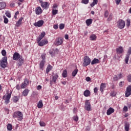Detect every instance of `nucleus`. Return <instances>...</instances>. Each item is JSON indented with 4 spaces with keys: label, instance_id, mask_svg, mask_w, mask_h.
I'll use <instances>...</instances> for the list:
<instances>
[{
    "label": "nucleus",
    "instance_id": "1",
    "mask_svg": "<svg viewBox=\"0 0 131 131\" xmlns=\"http://www.w3.org/2000/svg\"><path fill=\"white\" fill-rule=\"evenodd\" d=\"M13 118H17L19 121H21L23 119V114L20 111L15 112L13 114Z\"/></svg>",
    "mask_w": 131,
    "mask_h": 131
},
{
    "label": "nucleus",
    "instance_id": "2",
    "mask_svg": "<svg viewBox=\"0 0 131 131\" xmlns=\"http://www.w3.org/2000/svg\"><path fill=\"white\" fill-rule=\"evenodd\" d=\"M8 65V58L7 57H3L0 61V66L2 68H6Z\"/></svg>",
    "mask_w": 131,
    "mask_h": 131
},
{
    "label": "nucleus",
    "instance_id": "3",
    "mask_svg": "<svg viewBox=\"0 0 131 131\" xmlns=\"http://www.w3.org/2000/svg\"><path fill=\"white\" fill-rule=\"evenodd\" d=\"M91 62H92L91 58L88 56H85L83 59V66H89L91 64Z\"/></svg>",
    "mask_w": 131,
    "mask_h": 131
},
{
    "label": "nucleus",
    "instance_id": "4",
    "mask_svg": "<svg viewBox=\"0 0 131 131\" xmlns=\"http://www.w3.org/2000/svg\"><path fill=\"white\" fill-rule=\"evenodd\" d=\"M117 26L120 29H123L125 26V22L122 19H120L117 22Z\"/></svg>",
    "mask_w": 131,
    "mask_h": 131
},
{
    "label": "nucleus",
    "instance_id": "5",
    "mask_svg": "<svg viewBox=\"0 0 131 131\" xmlns=\"http://www.w3.org/2000/svg\"><path fill=\"white\" fill-rule=\"evenodd\" d=\"M11 96H12V92L9 93L7 96L4 95L3 97V99L5 100V103L6 104V105H8V104L10 103V99H11Z\"/></svg>",
    "mask_w": 131,
    "mask_h": 131
},
{
    "label": "nucleus",
    "instance_id": "6",
    "mask_svg": "<svg viewBox=\"0 0 131 131\" xmlns=\"http://www.w3.org/2000/svg\"><path fill=\"white\" fill-rule=\"evenodd\" d=\"M63 41H64V39H63V38H57L54 42V45L55 46H60L63 43Z\"/></svg>",
    "mask_w": 131,
    "mask_h": 131
},
{
    "label": "nucleus",
    "instance_id": "7",
    "mask_svg": "<svg viewBox=\"0 0 131 131\" xmlns=\"http://www.w3.org/2000/svg\"><path fill=\"white\" fill-rule=\"evenodd\" d=\"M85 110L86 111H92L91 102L89 100H86L85 102Z\"/></svg>",
    "mask_w": 131,
    "mask_h": 131
},
{
    "label": "nucleus",
    "instance_id": "8",
    "mask_svg": "<svg viewBox=\"0 0 131 131\" xmlns=\"http://www.w3.org/2000/svg\"><path fill=\"white\" fill-rule=\"evenodd\" d=\"M123 77H124L123 75V73H120L118 74V75H115L113 79L114 81H117V80H119V79H121Z\"/></svg>",
    "mask_w": 131,
    "mask_h": 131
},
{
    "label": "nucleus",
    "instance_id": "9",
    "mask_svg": "<svg viewBox=\"0 0 131 131\" xmlns=\"http://www.w3.org/2000/svg\"><path fill=\"white\" fill-rule=\"evenodd\" d=\"M130 55H131V47L129 48L125 58V62L126 64H128V60L129 59V56H130Z\"/></svg>",
    "mask_w": 131,
    "mask_h": 131
},
{
    "label": "nucleus",
    "instance_id": "10",
    "mask_svg": "<svg viewBox=\"0 0 131 131\" xmlns=\"http://www.w3.org/2000/svg\"><path fill=\"white\" fill-rule=\"evenodd\" d=\"M21 57L22 56H21L18 53L15 52L13 55V60L14 61H18V60H19V59H20Z\"/></svg>",
    "mask_w": 131,
    "mask_h": 131
},
{
    "label": "nucleus",
    "instance_id": "11",
    "mask_svg": "<svg viewBox=\"0 0 131 131\" xmlns=\"http://www.w3.org/2000/svg\"><path fill=\"white\" fill-rule=\"evenodd\" d=\"M29 84V81L28 79H25L24 82H23L20 85L21 89H25Z\"/></svg>",
    "mask_w": 131,
    "mask_h": 131
},
{
    "label": "nucleus",
    "instance_id": "12",
    "mask_svg": "<svg viewBox=\"0 0 131 131\" xmlns=\"http://www.w3.org/2000/svg\"><path fill=\"white\" fill-rule=\"evenodd\" d=\"M37 42L38 43V46H39L40 47H43V46L48 45V43L49 42L48 41V40H47V39H45L42 40L41 41H40L39 42L37 41Z\"/></svg>",
    "mask_w": 131,
    "mask_h": 131
},
{
    "label": "nucleus",
    "instance_id": "13",
    "mask_svg": "<svg viewBox=\"0 0 131 131\" xmlns=\"http://www.w3.org/2000/svg\"><path fill=\"white\" fill-rule=\"evenodd\" d=\"M131 95V85H129L127 87L125 92V97H129Z\"/></svg>",
    "mask_w": 131,
    "mask_h": 131
},
{
    "label": "nucleus",
    "instance_id": "14",
    "mask_svg": "<svg viewBox=\"0 0 131 131\" xmlns=\"http://www.w3.org/2000/svg\"><path fill=\"white\" fill-rule=\"evenodd\" d=\"M44 21L42 20H40L38 21L36 23H35L34 24V26H35L36 27H41L42 25H43Z\"/></svg>",
    "mask_w": 131,
    "mask_h": 131
},
{
    "label": "nucleus",
    "instance_id": "15",
    "mask_svg": "<svg viewBox=\"0 0 131 131\" xmlns=\"http://www.w3.org/2000/svg\"><path fill=\"white\" fill-rule=\"evenodd\" d=\"M18 61L17 62V64L18 66H22L23 65V63H24V58L21 56L20 58L18 59Z\"/></svg>",
    "mask_w": 131,
    "mask_h": 131
},
{
    "label": "nucleus",
    "instance_id": "16",
    "mask_svg": "<svg viewBox=\"0 0 131 131\" xmlns=\"http://www.w3.org/2000/svg\"><path fill=\"white\" fill-rule=\"evenodd\" d=\"M45 35H46L45 32H42V33H41L40 36L37 38V41H38V42H39V41H40L41 40L42 38H43V37H45Z\"/></svg>",
    "mask_w": 131,
    "mask_h": 131
},
{
    "label": "nucleus",
    "instance_id": "17",
    "mask_svg": "<svg viewBox=\"0 0 131 131\" xmlns=\"http://www.w3.org/2000/svg\"><path fill=\"white\" fill-rule=\"evenodd\" d=\"M35 13L37 15H40L42 13V10H41V8L40 7H38L35 9Z\"/></svg>",
    "mask_w": 131,
    "mask_h": 131
},
{
    "label": "nucleus",
    "instance_id": "18",
    "mask_svg": "<svg viewBox=\"0 0 131 131\" xmlns=\"http://www.w3.org/2000/svg\"><path fill=\"white\" fill-rule=\"evenodd\" d=\"M112 113H114V110L112 107H110L107 110L106 112L107 115H111Z\"/></svg>",
    "mask_w": 131,
    "mask_h": 131
},
{
    "label": "nucleus",
    "instance_id": "19",
    "mask_svg": "<svg viewBox=\"0 0 131 131\" xmlns=\"http://www.w3.org/2000/svg\"><path fill=\"white\" fill-rule=\"evenodd\" d=\"M49 5L50 4H49V3L47 2H43L41 4V6L42 7V8H45V9H47L48 8H49Z\"/></svg>",
    "mask_w": 131,
    "mask_h": 131
},
{
    "label": "nucleus",
    "instance_id": "20",
    "mask_svg": "<svg viewBox=\"0 0 131 131\" xmlns=\"http://www.w3.org/2000/svg\"><path fill=\"white\" fill-rule=\"evenodd\" d=\"M116 52L117 54H122V52H123V48L122 47L120 46L119 48L116 49Z\"/></svg>",
    "mask_w": 131,
    "mask_h": 131
},
{
    "label": "nucleus",
    "instance_id": "21",
    "mask_svg": "<svg viewBox=\"0 0 131 131\" xmlns=\"http://www.w3.org/2000/svg\"><path fill=\"white\" fill-rule=\"evenodd\" d=\"M105 88H106V83H102L100 84V92H101V93H103V92H104V89Z\"/></svg>",
    "mask_w": 131,
    "mask_h": 131
},
{
    "label": "nucleus",
    "instance_id": "22",
    "mask_svg": "<svg viewBox=\"0 0 131 131\" xmlns=\"http://www.w3.org/2000/svg\"><path fill=\"white\" fill-rule=\"evenodd\" d=\"M22 20H23V17H20L17 22H16V26H17V27H20V26L22 24Z\"/></svg>",
    "mask_w": 131,
    "mask_h": 131
},
{
    "label": "nucleus",
    "instance_id": "23",
    "mask_svg": "<svg viewBox=\"0 0 131 131\" xmlns=\"http://www.w3.org/2000/svg\"><path fill=\"white\" fill-rule=\"evenodd\" d=\"M6 7H7V5L5 2L0 3V10H4Z\"/></svg>",
    "mask_w": 131,
    "mask_h": 131
},
{
    "label": "nucleus",
    "instance_id": "24",
    "mask_svg": "<svg viewBox=\"0 0 131 131\" xmlns=\"http://www.w3.org/2000/svg\"><path fill=\"white\" fill-rule=\"evenodd\" d=\"M98 63H100V60L94 58L91 62V65H95V64H98Z\"/></svg>",
    "mask_w": 131,
    "mask_h": 131
},
{
    "label": "nucleus",
    "instance_id": "25",
    "mask_svg": "<svg viewBox=\"0 0 131 131\" xmlns=\"http://www.w3.org/2000/svg\"><path fill=\"white\" fill-rule=\"evenodd\" d=\"M29 93V90L26 89L23 92V96L26 97L28 95Z\"/></svg>",
    "mask_w": 131,
    "mask_h": 131
},
{
    "label": "nucleus",
    "instance_id": "26",
    "mask_svg": "<svg viewBox=\"0 0 131 131\" xmlns=\"http://www.w3.org/2000/svg\"><path fill=\"white\" fill-rule=\"evenodd\" d=\"M124 128L125 131H129V123L125 122Z\"/></svg>",
    "mask_w": 131,
    "mask_h": 131
},
{
    "label": "nucleus",
    "instance_id": "27",
    "mask_svg": "<svg viewBox=\"0 0 131 131\" xmlns=\"http://www.w3.org/2000/svg\"><path fill=\"white\" fill-rule=\"evenodd\" d=\"M45 63H46V61L45 60H42L40 63L39 66L40 69H42V70H43V66H45Z\"/></svg>",
    "mask_w": 131,
    "mask_h": 131
},
{
    "label": "nucleus",
    "instance_id": "28",
    "mask_svg": "<svg viewBox=\"0 0 131 131\" xmlns=\"http://www.w3.org/2000/svg\"><path fill=\"white\" fill-rule=\"evenodd\" d=\"M52 68L53 67H52V66H51L50 64H49L46 69V73H49L51 71V70H52Z\"/></svg>",
    "mask_w": 131,
    "mask_h": 131
},
{
    "label": "nucleus",
    "instance_id": "29",
    "mask_svg": "<svg viewBox=\"0 0 131 131\" xmlns=\"http://www.w3.org/2000/svg\"><path fill=\"white\" fill-rule=\"evenodd\" d=\"M85 22H86V24L87 26H90V25H91V24H92V23H93V19H88L85 21Z\"/></svg>",
    "mask_w": 131,
    "mask_h": 131
},
{
    "label": "nucleus",
    "instance_id": "30",
    "mask_svg": "<svg viewBox=\"0 0 131 131\" xmlns=\"http://www.w3.org/2000/svg\"><path fill=\"white\" fill-rule=\"evenodd\" d=\"M43 106V104H42V100H40L37 104V107L39 108H42V106Z\"/></svg>",
    "mask_w": 131,
    "mask_h": 131
},
{
    "label": "nucleus",
    "instance_id": "31",
    "mask_svg": "<svg viewBox=\"0 0 131 131\" xmlns=\"http://www.w3.org/2000/svg\"><path fill=\"white\" fill-rule=\"evenodd\" d=\"M90 94L91 92H90L89 90H86L84 92V96H85V97H89Z\"/></svg>",
    "mask_w": 131,
    "mask_h": 131
},
{
    "label": "nucleus",
    "instance_id": "32",
    "mask_svg": "<svg viewBox=\"0 0 131 131\" xmlns=\"http://www.w3.org/2000/svg\"><path fill=\"white\" fill-rule=\"evenodd\" d=\"M78 72V70L77 69H76L74 70V71L72 72V75L74 77H75V76L77 74V73Z\"/></svg>",
    "mask_w": 131,
    "mask_h": 131
},
{
    "label": "nucleus",
    "instance_id": "33",
    "mask_svg": "<svg viewBox=\"0 0 131 131\" xmlns=\"http://www.w3.org/2000/svg\"><path fill=\"white\" fill-rule=\"evenodd\" d=\"M97 38V36L95 34H92L90 36V40H96Z\"/></svg>",
    "mask_w": 131,
    "mask_h": 131
},
{
    "label": "nucleus",
    "instance_id": "34",
    "mask_svg": "<svg viewBox=\"0 0 131 131\" xmlns=\"http://www.w3.org/2000/svg\"><path fill=\"white\" fill-rule=\"evenodd\" d=\"M58 77H59V76H58V74H56L55 75L53 76V82H56L57 81V79H58Z\"/></svg>",
    "mask_w": 131,
    "mask_h": 131
},
{
    "label": "nucleus",
    "instance_id": "35",
    "mask_svg": "<svg viewBox=\"0 0 131 131\" xmlns=\"http://www.w3.org/2000/svg\"><path fill=\"white\" fill-rule=\"evenodd\" d=\"M62 76L65 78L67 77L68 74H67V70H63L62 74Z\"/></svg>",
    "mask_w": 131,
    "mask_h": 131
},
{
    "label": "nucleus",
    "instance_id": "36",
    "mask_svg": "<svg viewBox=\"0 0 131 131\" xmlns=\"http://www.w3.org/2000/svg\"><path fill=\"white\" fill-rule=\"evenodd\" d=\"M8 130L11 131L12 130V129L13 128V126H12V124H8L7 126Z\"/></svg>",
    "mask_w": 131,
    "mask_h": 131
},
{
    "label": "nucleus",
    "instance_id": "37",
    "mask_svg": "<svg viewBox=\"0 0 131 131\" xmlns=\"http://www.w3.org/2000/svg\"><path fill=\"white\" fill-rule=\"evenodd\" d=\"M57 14H58V9L52 10V15L55 16V15H57Z\"/></svg>",
    "mask_w": 131,
    "mask_h": 131
},
{
    "label": "nucleus",
    "instance_id": "38",
    "mask_svg": "<svg viewBox=\"0 0 131 131\" xmlns=\"http://www.w3.org/2000/svg\"><path fill=\"white\" fill-rule=\"evenodd\" d=\"M3 17L4 18L5 24H8V23H9V19H8V18H7L6 16H3Z\"/></svg>",
    "mask_w": 131,
    "mask_h": 131
},
{
    "label": "nucleus",
    "instance_id": "39",
    "mask_svg": "<svg viewBox=\"0 0 131 131\" xmlns=\"http://www.w3.org/2000/svg\"><path fill=\"white\" fill-rule=\"evenodd\" d=\"M19 101V98L17 96H14L13 97V102L14 103H17Z\"/></svg>",
    "mask_w": 131,
    "mask_h": 131
},
{
    "label": "nucleus",
    "instance_id": "40",
    "mask_svg": "<svg viewBox=\"0 0 131 131\" xmlns=\"http://www.w3.org/2000/svg\"><path fill=\"white\" fill-rule=\"evenodd\" d=\"M5 15H6L7 17H8V18H11V17H12V16L11 15V14L9 11L6 12L5 13Z\"/></svg>",
    "mask_w": 131,
    "mask_h": 131
},
{
    "label": "nucleus",
    "instance_id": "41",
    "mask_svg": "<svg viewBox=\"0 0 131 131\" xmlns=\"http://www.w3.org/2000/svg\"><path fill=\"white\" fill-rule=\"evenodd\" d=\"M73 120H74V121H78V116H74L73 117Z\"/></svg>",
    "mask_w": 131,
    "mask_h": 131
},
{
    "label": "nucleus",
    "instance_id": "42",
    "mask_svg": "<svg viewBox=\"0 0 131 131\" xmlns=\"http://www.w3.org/2000/svg\"><path fill=\"white\" fill-rule=\"evenodd\" d=\"M64 27H65V25H64L63 24H60L59 25V29H64Z\"/></svg>",
    "mask_w": 131,
    "mask_h": 131
},
{
    "label": "nucleus",
    "instance_id": "43",
    "mask_svg": "<svg viewBox=\"0 0 131 131\" xmlns=\"http://www.w3.org/2000/svg\"><path fill=\"white\" fill-rule=\"evenodd\" d=\"M81 3L82 4L88 5V4H89V0H82Z\"/></svg>",
    "mask_w": 131,
    "mask_h": 131
},
{
    "label": "nucleus",
    "instance_id": "44",
    "mask_svg": "<svg viewBox=\"0 0 131 131\" xmlns=\"http://www.w3.org/2000/svg\"><path fill=\"white\" fill-rule=\"evenodd\" d=\"M119 85L121 88H122V86H123V85H124V81H121V82H120L119 84Z\"/></svg>",
    "mask_w": 131,
    "mask_h": 131
},
{
    "label": "nucleus",
    "instance_id": "45",
    "mask_svg": "<svg viewBox=\"0 0 131 131\" xmlns=\"http://www.w3.org/2000/svg\"><path fill=\"white\" fill-rule=\"evenodd\" d=\"M110 95L112 97H115V96H116V93L113 91L111 93Z\"/></svg>",
    "mask_w": 131,
    "mask_h": 131
},
{
    "label": "nucleus",
    "instance_id": "46",
    "mask_svg": "<svg viewBox=\"0 0 131 131\" xmlns=\"http://www.w3.org/2000/svg\"><path fill=\"white\" fill-rule=\"evenodd\" d=\"M108 15H109V12H108V11H105L104 13V17L105 18H107V17H108Z\"/></svg>",
    "mask_w": 131,
    "mask_h": 131
},
{
    "label": "nucleus",
    "instance_id": "47",
    "mask_svg": "<svg viewBox=\"0 0 131 131\" xmlns=\"http://www.w3.org/2000/svg\"><path fill=\"white\" fill-rule=\"evenodd\" d=\"M127 80L129 82H131V74L127 76Z\"/></svg>",
    "mask_w": 131,
    "mask_h": 131
},
{
    "label": "nucleus",
    "instance_id": "48",
    "mask_svg": "<svg viewBox=\"0 0 131 131\" xmlns=\"http://www.w3.org/2000/svg\"><path fill=\"white\" fill-rule=\"evenodd\" d=\"M39 124H40V126H46V123L40 121L39 122Z\"/></svg>",
    "mask_w": 131,
    "mask_h": 131
},
{
    "label": "nucleus",
    "instance_id": "49",
    "mask_svg": "<svg viewBox=\"0 0 131 131\" xmlns=\"http://www.w3.org/2000/svg\"><path fill=\"white\" fill-rule=\"evenodd\" d=\"M2 54L3 56H6L7 55V52H6V50H2Z\"/></svg>",
    "mask_w": 131,
    "mask_h": 131
},
{
    "label": "nucleus",
    "instance_id": "50",
    "mask_svg": "<svg viewBox=\"0 0 131 131\" xmlns=\"http://www.w3.org/2000/svg\"><path fill=\"white\" fill-rule=\"evenodd\" d=\"M130 25V20L127 19V23H126V26L128 27Z\"/></svg>",
    "mask_w": 131,
    "mask_h": 131
},
{
    "label": "nucleus",
    "instance_id": "51",
    "mask_svg": "<svg viewBox=\"0 0 131 131\" xmlns=\"http://www.w3.org/2000/svg\"><path fill=\"white\" fill-rule=\"evenodd\" d=\"M98 88L97 87L95 88L94 89V92L95 93V94H97V93H98Z\"/></svg>",
    "mask_w": 131,
    "mask_h": 131
},
{
    "label": "nucleus",
    "instance_id": "52",
    "mask_svg": "<svg viewBox=\"0 0 131 131\" xmlns=\"http://www.w3.org/2000/svg\"><path fill=\"white\" fill-rule=\"evenodd\" d=\"M58 27H59V25H54L53 26V28L54 29H58Z\"/></svg>",
    "mask_w": 131,
    "mask_h": 131
},
{
    "label": "nucleus",
    "instance_id": "53",
    "mask_svg": "<svg viewBox=\"0 0 131 131\" xmlns=\"http://www.w3.org/2000/svg\"><path fill=\"white\" fill-rule=\"evenodd\" d=\"M58 8V5L54 4L53 6V9L55 10V9H57Z\"/></svg>",
    "mask_w": 131,
    "mask_h": 131
},
{
    "label": "nucleus",
    "instance_id": "54",
    "mask_svg": "<svg viewBox=\"0 0 131 131\" xmlns=\"http://www.w3.org/2000/svg\"><path fill=\"white\" fill-rule=\"evenodd\" d=\"M123 111H125V112H126L127 111V106H124L123 108Z\"/></svg>",
    "mask_w": 131,
    "mask_h": 131
},
{
    "label": "nucleus",
    "instance_id": "55",
    "mask_svg": "<svg viewBox=\"0 0 131 131\" xmlns=\"http://www.w3.org/2000/svg\"><path fill=\"white\" fill-rule=\"evenodd\" d=\"M41 58L42 59V60H44L46 59V54H43L41 55Z\"/></svg>",
    "mask_w": 131,
    "mask_h": 131
},
{
    "label": "nucleus",
    "instance_id": "56",
    "mask_svg": "<svg viewBox=\"0 0 131 131\" xmlns=\"http://www.w3.org/2000/svg\"><path fill=\"white\" fill-rule=\"evenodd\" d=\"M37 90H38V91H39V90H41V85H39L37 86Z\"/></svg>",
    "mask_w": 131,
    "mask_h": 131
},
{
    "label": "nucleus",
    "instance_id": "57",
    "mask_svg": "<svg viewBox=\"0 0 131 131\" xmlns=\"http://www.w3.org/2000/svg\"><path fill=\"white\" fill-rule=\"evenodd\" d=\"M115 1L117 5H118L120 3V2H121V0H115Z\"/></svg>",
    "mask_w": 131,
    "mask_h": 131
},
{
    "label": "nucleus",
    "instance_id": "58",
    "mask_svg": "<svg viewBox=\"0 0 131 131\" xmlns=\"http://www.w3.org/2000/svg\"><path fill=\"white\" fill-rule=\"evenodd\" d=\"M112 15H110V16H109V17L108 18V19H107V20H108V21H110V20H112Z\"/></svg>",
    "mask_w": 131,
    "mask_h": 131
},
{
    "label": "nucleus",
    "instance_id": "59",
    "mask_svg": "<svg viewBox=\"0 0 131 131\" xmlns=\"http://www.w3.org/2000/svg\"><path fill=\"white\" fill-rule=\"evenodd\" d=\"M85 79L86 81H90L91 80V78H90V77H87Z\"/></svg>",
    "mask_w": 131,
    "mask_h": 131
},
{
    "label": "nucleus",
    "instance_id": "60",
    "mask_svg": "<svg viewBox=\"0 0 131 131\" xmlns=\"http://www.w3.org/2000/svg\"><path fill=\"white\" fill-rule=\"evenodd\" d=\"M16 90H18V91H19V90H20V85L19 84H17L16 86Z\"/></svg>",
    "mask_w": 131,
    "mask_h": 131
},
{
    "label": "nucleus",
    "instance_id": "61",
    "mask_svg": "<svg viewBox=\"0 0 131 131\" xmlns=\"http://www.w3.org/2000/svg\"><path fill=\"white\" fill-rule=\"evenodd\" d=\"M73 112H74V113H76V112H77V108H74L73 109Z\"/></svg>",
    "mask_w": 131,
    "mask_h": 131
},
{
    "label": "nucleus",
    "instance_id": "62",
    "mask_svg": "<svg viewBox=\"0 0 131 131\" xmlns=\"http://www.w3.org/2000/svg\"><path fill=\"white\" fill-rule=\"evenodd\" d=\"M95 5H97V4H96V3H94V2H93V3H92L91 4V7H94L95 6Z\"/></svg>",
    "mask_w": 131,
    "mask_h": 131
},
{
    "label": "nucleus",
    "instance_id": "63",
    "mask_svg": "<svg viewBox=\"0 0 131 131\" xmlns=\"http://www.w3.org/2000/svg\"><path fill=\"white\" fill-rule=\"evenodd\" d=\"M69 37V36H68V34L65 35V36H64V38H65L66 39H68Z\"/></svg>",
    "mask_w": 131,
    "mask_h": 131
},
{
    "label": "nucleus",
    "instance_id": "64",
    "mask_svg": "<svg viewBox=\"0 0 131 131\" xmlns=\"http://www.w3.org/2000/svg\"><path fill=\"white\" fill-rule=\"evenodd\" d=\"M93 2L95 3V4H98V0H93Z\"/></svg>",
    "mask_w": 131,
    "mask_h": 131
}]
</instances>
